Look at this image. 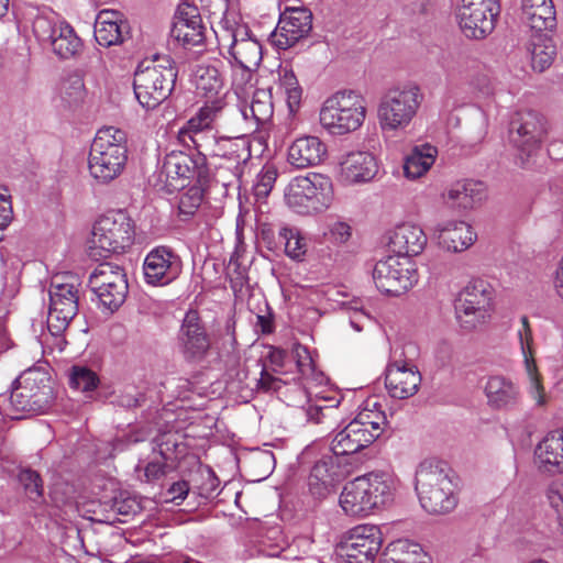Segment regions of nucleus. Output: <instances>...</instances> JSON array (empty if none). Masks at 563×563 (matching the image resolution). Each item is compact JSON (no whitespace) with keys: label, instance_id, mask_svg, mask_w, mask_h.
<instances>
[{"label":"nucleus","instance_id":"nucleus-1","mask_svg":"<svg viewBox=\"0 0 563 563\" xmlns=\"http://www.w3.org/2000/svg\"><path fill=\"white\" fill-rule=\"evenodd\" d=\"M80 280L69 273L53 276L49 287V311L47 331L42 344L52 351L62 352L66 345L64 332L78 312Z\"/></svg>","mask_w":563,"mask_h":563},{"label":"nucleus","instance_id":"nucleus-2","mask_svg":"<svg viewBox=\"0 0 563 563\" xmlns=\"http://www.w3.org/2000/svg\"><path fill=\"white\" fill-rule=\"evenodd\" d=\"M416 492L421 507L431 515H444L457 505V485L441 462L423 461L416 472Z\"/></svg>","mask_w":563,"mask_h":563},{"label":"nucleus","instance_id":"nucleus-3","mask_svg":"<svg viewBox=\"0 0 563 563\" xmlns=\"http://www.w3.org/2000/svg\"><path fill=\"white\" fill-rule=\"evenodd\" d=\"M126 163V133L114 126L100 129L89 152L88 169L90 176L98 184H110L122 175Z\"/></svg>","mask_w":563,"mask_h":563},{"label":"nucleus","instance_id":"nucleus-4","mask_svg":"<svg viewBox=\"0 0 563 563\" xmlns=\"http://www.w3.org/2000/svg\"><path fill=\"white\" fill-rule=\"evenodd\" d=\"M221 49H227L235 62L233 71V86L239 89L247 82L262 60V46L258 41L250 36L246 25L231 22L228 19L219 23L216 31Z\"/></svg>","mask_w":563,"mask_h":563},{"label":"nucleus","instance_id":"nucleus-5","mask_svg":"<svg viewBox=\"0 0 563 563\" xmlns=\"http://www.w3.org/2000/svg\"><path fill=\"white\" fill-rule=\"evenodd\" d=\"M387 418L376 399H367L355 418L331 442L335 456L350 455L369 446L383 432Z\"/></svg>","mask_w":563,"mask_h":563},{"label":"nucleus","instance_id":"nucleus-6","mask_svg":"<svg viewBox=\"0 0 563 563\" xmlns=\"http://www.w3.org/2000/svg\"><path fill=\"white\" fill-rule=\"evenodd\" d=\"M298 371L305 379V394L308 397L307 405L302 407L307 420L316 424H324L327 429L335 427L342 419L339 412L341 398L331 396H321L319 393H312V383L322 384L325 379L321 372H317L313 358L309 350L297 344L292 350Z\"/></svg>","mask_w":563,"mask_h":563},{"label":"nucleus","instance_id":"nucleus-7","mask_svg":"<svg viewBox=\"0 0 563 563\" xmlns=\"http://www.w3.org/2000/svg\"><path fill=\"white\" fill-rule=\"evenodd\" d=\"M423 93L415 82L390 87L380 98L377 107L379 128L386 133L405 131L416 118Z\"/></svg>","mask_w":563,"mask_h":563},{"label":"nucleus","instance_id":"nucleus-8","mask_svg":"<svg viewBox=\"0 0 563 563\" xmlns=\"http://www.w3.org/2000/svg\"><path fill=\"white\" fill-rule=\"evenodd\" d=\"M365 99L352 90H343L328 97L319 112L321 126L331 135L342 136L357 131L365 122Z\"/></svg>","mask_w":563,"mask_h":563},{"label":"nucleus","instance_id":"nucleus-9","mask_svg":"<svg viewBox=\"0 0 563 563\" xmlns=\"http://www.w3.org/2000/svg\"><path fill=\"white\" fill-rule=\"evenodd\" d=\"M284 197L294 212L302 216L317 214L331 206L333 185L328 176L310 173L292 178L285 188Z\"/></svg>","mask_w":563,"mask_h":563},{"label":"nucleus","instance_id":"nucleus-10","mask_svg":"<svg viewBox=\"0 0 563 563\" xmlns=\"http://www.w3.org/2000/svg\"><path fill=\"white\" fill-rule=\"evenodd\" d=\"M176 70L168 57L142 62L133 80V88L140 104L146 109H154L170 95Z\"/></svg>","mask_w":563,"mask_h":563},{"label":"nucleus","instance_id":"nucleus-11","mask_svg":"<svg viewBox=\"0 0 563 563\" xmlns=\"http://www.w3.org/2000/svg\"><path fill=\"white\" fill-rule=\"evenodd\" d=\"M495 291L481 278L472 279L455 300V318L466 332L476 331L489 323L494 313Z\"/></svg>","mask_w":563,"mask_h":563},{"label":"nucleus","instance_id":"nucleus-12","mask_svg":"<svg viewBox=\"0 0 563 563\" xmlns=\"http://www.w3.org/2000/svg\"><path fill=\"white\" fill-rule=\"evenodd\" d=\"M134 240L132 219L122 210L110 211L100 217L92 229L91 244L100 256L125 252Z\"/></svg>","mask_w":563,"mask_h":563},{"label":"nucleus","instance_id":"nucleus-13","mask_svg":"<svg viewBox=\"0 0 563 563\" xmlns=\"http://www.w3.org/2000/svg\"><path fill=\"white\" fill-rule=\"evenodd\" d=\"M372 276L377 289L391 296L407 292L419 280L416 262L399 255H388L376 262Z\"/></svg>","mask_w":563,"mask_h":563},{"label":"nucleus","instance_id":"nucleus-14","mask_svg":"<svg viewBox=\"0 0 563 563\" xmlns=\"http://www.w3.org/2000/svg\"><path fill=\"white\" fill-rule=\"evenodd\" d=\"M89 286L101 306L110 312L122 306L129 288L124 271L112 263L99 264L90 274Z\"/></svg>","mask_w":563,"mask_h":563},{"label":"nucleus","instance_id":"nucleus-15","mask_svg":"<svg viewBox=\"0 0 563 563\" xmlns=\"http://www.w3.org/2000/svg\"><path fill=\"white\" fill-rule=\"evenodd\" d=\"M499 11V0H461L456 21L466 37L481 40L493 32Z\"/></svg>","mask_w":563,"mask_h":563},{"label":"nucleus","instance_id":"nucleus-16","mask_svg":"<svg viewBox=\"0 0 563 563\" xmlns=\"http://www.w3.org/2000/svg\"><path fill=\"white\" fill-rule=\"evenodd\" d=\"M382 532L375 525L352 528L336 548L345 563H373L382 547Z\"/></svg>","mask_w":563,"mask_h":563},{"label":"nucleus","instance_id":"nucleus-17","mask_svg":"<svg viewBox=\"0 0 563 563\" xmlns=\"http://www.w3.org/2000/svg\"><path fill=\"white\" fill-rule=\"evenodd\" d=\"M207 173L197 158L181 151L172 152L164 158L158 172V181L166 192H175L185 188L195 175L203 176Z\"/></svg>","mask_w":563,"mask_h":563},{"label":"nucleus","instance_id":"nucleus-18","mask_svg":"<svg viewBox=\"0 0 563 563\" xmlns=\"http://www.w3.org/2000/svg\"><path fill=\"white\" fill-rule=\"evenodd\" d=\"M545 135L543 119L532 112L520 113L511 123L510 141L518 151V159L525 166L540 147Z\"/></svg>","mask_w":563,"mask_h":563},{"label":"nucleus","instance_id":"nucleus-19","mask_svg":"<svg viewBox=\"0 0 563 563\" xmlns=\"http://www.w3.org/2000/svg\"><path fill=\"white\" fill-rule=\"evenodd\" d=\"M181 271L180 256L166 246L154 247L143 262L144 279L152 286H165L173 283L179 277Z\"/></svg>","mask_w":563,"mask_h":563},{"label":"nucleus","instance_id":"nucleus-20","mask_svg":"<svg viewBox=\"0 0 563 563\" xmlns=\"http://www.w3.org/2000/svg\"><path fill=\"white\" fill-rule=\"evenodd\" d=\"M312 27V14L306 8H286L271 34L272 44L287 49L307 36Z\"/></svg>","mask_w":563,"mask_h":563},{"label":"nucleus","instance_id":"nucleus-21","mask_svg":"<svg viewBox=\"0 0 563 563\" xmlns=\"http://www.w3.org/2000/svg\"><path fill=\"white\" fill-rule=\"evenodd\" d=\"M432 236L440 249L450 253H462L476 241L477 234L472 225L463 220H446L438 223Z\"/></svg>","mask_w":563,"mask_h":563},{"label":"nucleus","instance_id":"nucleus-22","mask_svg":"<svg viewBox=\"0 0 563 563\" xmlns=\"http://www.w3.org/2000/svg\"><path fill=\"white\" fill-rule=\"evenodd\" d=\"M533 464L540 474L563 475V429L550 431L536 445Z\"/></svg>","mask_w":563,"mask_h":563},{"label":"nucleus","instance_id":"nucleus-23","mask_svg":"<svg viewBox=\"0 0 563 563\" xmlns=\"http://www.w3.org/2000/svg\"><path fill=\"white\" fill-rule=\"evenodd\" d=\"M377 173V159L369 152H351L340 161V180L345 185L369 183Z\"/></svg>","mask_w":563,"mask_h":563},{"label":"nucleus","instance_id":"nucleus-24","mask_svg":"<svg viewBox=\"0 0 563 563\" xmlns=\"http://www.w3.org/2000/svg\"><path fill=\"white\" fill-rule=\"evenodd\" d=\"M172 35L187 46H197L203 42V26L196 5L183 2L177 7Z\"/></svg>","mask_w":563,"mask_h":563},{"label":"nucleus","instance_id":"nucleus-25","mask_svg":"<svg viewBox=\"0 0 563 563\" xmlns=\"http://www.w3.org/2000/svg\"><path fill=\"white\" fill-rule=\"evenodd\" d=\"M421 384V375L415 365L391 363L385 374V386L393 398L406 399L413 396Z\"/></svg>","mask_w":563,"mask_h":563},{"label":"nucleus","instance_id":"nucleus-26","mask_svg":"<svg viewBox=\"0 0 563 563\" xmlns=\"http://www.w3.org/2000/svg\"><path fill=\"white\" fill-rule=\"evenodd\" d=\"M358 477L374 511L393 503L398 482L391 473L373 471Z\"/></svg>","mask_w":563,"mask_h":563},{"label":"nucleus","instance_id":"nucleus-27","mask_svg":"<svg viewBox=\"0 0 563 563\" xmlns=\"http://www.w3.org/2000/svg\"><path fill=\"white\" fill-rule=\"evenodd\" d=\"M251 158L249 139L244 136H219L208 159L220 161L219 166L238 170L240 166Z\"/></svg>","mask_w":563,"mask_h":563},{"label":"nucleus","instance_id":"nucleus-28","mask_svg":"<svg viewBox=\"0 0 563 563\" xmlns=\"http://www.w3.org/2000/svg\"><path fill=\"white\" fill-rule=\"evenodd\" d=\"M327 156V145L313 135L296 139L288 147L287 162L297 169L318 166Z\"/></svg>","mask_w":563,"mask_h":563},{"label":"nucleus","instance_id":"nucleus-29","mask_svg":"<svg viewBox=\"0 0 563 563\" xmlns=\"http://www.w3.org/2000/svg\"><path fill=\"white\" fill-rule=\"evenodd\" d=\"M179 341L186 358H201L210 347V340L200 324L196 311H188L184 318Z\"/></svg>","mask_w":563,"mask_h":563},{"label":"nucleus","instance_id":"nucleus-30","mask_svg":"<svg viewBox=\"0 0 563 563\" xmlns=\"http://www.w3.org/2000/svg\"><path fill=\"white\" fill-rule=\"evenodd\" d=\"M428 238L423 229L415 223L405 222L395 227L389 235V246L396 255L417 256L427 246Z\"/></svg>","mask_w":563,"mask_h":563},{"label":"nucleus","instance_id":"nucleus-31","mask_svg":"<svg viewBox=\"0 0 563 563\" xmlns=\"http://www.w3.org/2000/svg\"><path fill=\"white\" fill-rule=\"evenodd\" d=\"M128 33L129 25L121 12L104 9L98 13L95 23V37L99 45H117Z\"/></svg>","mask_w":563,"mask_h":563},{"label":"nucleus","instance_id":"nucleus-32","mask_svg":"<svg viewBox=\"0 0 563 563\" xmlns=\"http://www.w3.org/2000/svg\"><path fill=\"white\" fill-rule=\"evenodd\" d=\"M521 16L531 32H552L556 12L552 0H521Z\"/></svg>","mask_w":563,"mask_h":563},{"label":"nucleus","instance_id":"nucleus-33","mask_svg":"<svg viewBox=\"0 0 563 563\" xmlns=\"http://www.w3.org/2000/svg\"><path fill=\"white\" fill-rule=\"evenodd\" d=\"M16 384H22L31 389L37 413L45 412L54 399L52 382L48 373L41 368H29L16 379Z\"/></svg>","mask_w":563,"mask_h":563},{"label":"nucleus","instance_id":"nucleus-34","mask_svg":"<svg viewBox=\"0 0 563 563\" xmlns=\"http://www.w3.org/2000/svg\"><path fill=\"white\" fill-rule=\"evenodd\" d=\"M342 476L343 473L336 465L335 457L324 456L311 470L308 483L309 490L316 498H325L332 493L335 483Z\"/></svg>","mask_w":563,"mask_h":563},{"label":"nucleus","instance_id":"nucleus-35","mask_svg":"<svg viewBox=\"0 0 563 563\" xmlns=\"http://www.w3.org/2000/svg\"><path fill=\"white\" fill-rule=\"evenodd\" d=\"M484 391L489 407L498 410L516 406L520 398L519 386L504 375L489 376Z\"/></svg>","mask_w":563,"mask_h":563},{"label":"nucleus","instance_id":"nucleus-36","mask_svg":"<svg viewBox=\"0 0 563 563\" xmlns=\"http://www.w3.org/2000/svg\"><path fill=\"white\" fill-rule=\"evenodd\" d=\"M486 197V186L482 181L465 180L452 185L444 194L443 199L452 207L472 209Z\"/></svg>","mask_w":563,"mask_h":563},{"label":"nucleus","instance_id":"nucleus-37","mask_svg":"<svg viewBox=\"0 0 563 563\" xmlns=\"http://www.w3.org/2000/svg\"><path fill=\"white\" fill-rule=\"evenodd\" d=\"M438 156V148L429 143L412 147L404 161V176L417 180L427 175Z\"/></svg>","mask_w":563,"mask_h":563},{"label":"nucleus","instance_id":"nucleus-38","mask_svg":"<svg viewBox=\"0 0 563 563\" xmlns=\"http://www.w3.org/2000/svg\"><path fill=\"white\" fill-rule=\"evenodd\" d=\"M339 503L349 516L367 517L374 512L358 476L344 485Z\"/></svg>","mask_w":563,"mask_h":563},{"label":"nucleus","instance_id":"nucleus-39","mask_svg":"<svg viewBox=\"0 0 563 563\" xmlns=\"http://www.w3.org/2000/svg\"><path fill=\"white\" fill-rule=\"evenodd\" d=\"M549 33L550 32H531L527 45L531 58V66L539 73L548 69L556 56V47Z\"/></svg>","mask_w":563,"mask_h":563},{"label":"nucleus","instance_id":"nucleus-40","mask_svg":"<svg viewBox=\"0 0 563 563\" xmlns=\"http://www.w3.org/2000/svg\"><path fill=\"white\" fill-rule=\"evenodd\" d=\"M240 111L246 121H253L255 125L267 123L274 113L271 90L256 89L250 102L240 106Z\"/></svg>","mask_w":563,"mask_h":563},{"label":"nucleus","instance_id":"nucleus-41","mask_svg":"<svg viewBox=\"0 0 563 563\" xmlns=\"http://www.w3.org/2000/svg\"><path fill=\"white\" fill-rule=\"evenodd\" d=\"M382 563H432V559L420 544L400 539L389 544L388 556Z\"/></svg>","mask_w":563,"mask_h":563},{"label":"nucleus","instance_id":"nucleus-42","mask_svg":"<svg viewBox=\"0 0 563 563\" xmlns=\"http://www.w3.org/2000/svg\"><path fill=\"white\" fill-rule=\"evenodd\" d=\"M20 84L25 85L30 78L32 68L31 49L22 44L15 48H8L5 58L0 64Z\"/></svg>","mask_w":563,"mask_h":563},{"label":"nucleus","instance_id":"nucleus-43","mask_svg":"<svg viewBox=\"0 0 563 563\" xmlns=\"http://www.w3.org/2000/svg\"><path fill=\"white\" fill-rule=\"evenodd\" d=\"M194 82L198 93L201 96L208 99L222 98L223 78L216 66H197L194 75Z\"/></svg>","mask_w":563,"mask_h":563},{"label":"nucleus","instance_id":"nucleus-44","mask_svg":"<svg viewBox=\"0 0 563 563\" xmlns=\"http://www.w3.org/2000/svg\"><path fill=\"white\" fill-rule=\"evenodd\" d=\"M47 45L58 57L67 59L75 56L80 51L81 41L76 35L74 29L63 21Z\"/></svg>","mask_w":563,"mask_h":563},{"label":"nucleus","instance_id":"nucleus-45","mask_svg":"<svg viewBox=\"0 0 563 563\" xmlns=\"http://www.w3.org/2000/svg\"><path fill=\"white\" fill-rule=\"evenodd\" d=\"M525 390L528 397L533 401L536 409H545L551 402V395L545 390L542 375L536 362H527L525 364Z\"/></svg>","mask_w":563,"mask_h":563},{"label":"nucleus","instance_id":"nucleus-46","mask_svg":"<svg viewBox=\"0 0 563 563\" xmlns=\"http://www.w3.org/2000/svg\"><path fill=\"white\" fill-rule=\"evenodd\" d=\"M277 87L285 95L289 113L294 115L300 106L302 89L291 69L287 67L278 69Z\"/></svg>","mask_w":563,"mask_h":563},{"label":"nucleus","instance_id":"nucleus-47","mask_svg":"<svg viewBox=\"0 0 563 563\" xmlns=\"http://www.w3.org/2000/svg\"><path fill=\"white\" fill-rule=\"evenodd\" d=\"M218 137L219 136H217L213 133V130L209 129L207 131L186 136V137L179 140V143L186 147H189V148L192 147V148L197 150V152H198L197 159L203 166H206L208 157H209V155L212 151V147L216 144Z\"/></svg>","mask_w":563,"mask_h":563},{"label":"nucleus","instance_id":"nucleus-48","mask_svg":"<svg viewBox=\"0 0 563 563\" xmlns=\"http://www.w3.org/2000/svg\"><path fill=\"white\" fill-rule=\"evenodd\" d=\"M62 22L53 12H38L33 18L32 32L41 44L47 45Z\"/></svg>","mask_w":563,"mask_h":563},{"label":"nucleus","instance_id":"nucleus-49","mask_svg":"<svg viewBox=\"0 0 563 563\" xmlns=\"http://www.w3.org/2000/svg\"><path fill=\"white\" fill-rule=\"evenodd\" d=\"M85 96V85L79 76H71L63 81L59 89V97L62 102L67 108L78 106Z\"/></svg>","mask_w":563,"mask_h":563},{"label":"nucleus","instance_id":"nucleus-50","mask_svg":"<svg viewBox=\"0 0 563 563\" xmlns=\"http://www.w3.org/2000/svg\"><path fill=\"white\" fill-rule=\"evenodd\" d=\"M99 383L95 372L84 366H74L69 374V385L71 388L89 395Z\"/></svg>","mask_w":563,"mask_h":563},{"label":"nucleus","instance_id":"nucleus-51","mask_svg":"<svg viewBox=\"0 0 563 563\" xmlns=\"http://www.w3.org/2000/svg\"><path fill=\"white\" fill-rule=\"evenodd\" d=\"M549 508L555 515L556 522L563 529V478L554 479L544 489Z\"/></svg>","mask_w":563,"mask_h":563},{"label":"nucleus","instance_id":"nucleus-52","mask_svg":"<svg viewBox=\"0 0 563 563\" xmlns=\"http://www.w3.org/2000/svg\"><path fill=\"white\" fill-rule=\"evenodd\" d=\"M30 391L31 389L29 387H24L22 384H16V386L13 388L9 397V402L14 413H37L35 411V406L33 405L34 399ZM12 418H20V416L12 415Z\"/></svg>","mask_w":563,"mask_h":563},{"label":"nucleus","instance_id":"nucleus-53","mask_svg":"<svg viewBox=\"0 0 563 563\" xmlns=\"http://www.w3.org/2000/svg\"><path fill=\"white\" fill-rule=\"evenodd\" d=\"M280 236L285 242V252L292 260L301 261L307 252V244L300 232L296 229L284 228Z\"/></svg>","mask_w":563,"mask_h":563},{"label":"nucleus","instance_id":"nucleus-54","mask_svg":"<svg viewBox=\"0 0 563 563\" xmlns=\"http://www.w3.org/2000/svg\"><path fill=\"white\" fill-rule=\"evenodd\" d=\"M324 239L334 245H343L352 236V227L341 219H330L323 231Z\"/></svg>","mask_w":563,"mask_h":563},{"label":"nucleus","instance_id":"nucleus-55","mask_svg":"<svg viewBox=\"0 0 563 563\" xmlns=\"http://www.w3.org/2000/svg\"><path fill=\"white\" fill-rule=\"evenodd\" d=\"M517 338L519 341L521 354L523 357V365L527 362H536L533 356V335L532 330L529 323V320L526 316L520 318V325L517 330Z\"/></svg>","mask_w":563,"mask_h":563},{"label":"nucleus","instance_id":"nucleus-56","mask_svg":"<svg viewBox=\"0 0 563 563\" xmlns=\"http://www.w3.org/2000/svg\"><path fill=\"white\" fill-rule=\"evenodd\" d=\"M19 481L30 500L38 503L42 499L43 486L37 473L31 470H23L19 475Z\"/></svg>","mask_w":563,"mask_h":563},{"label":"nucleus","instance_id":"nucleus-57","mask_svg":"<svg viewBox=\"0 0 563 563\" xmlns=\"http://www.w3.org/2000/svg\"><path fill=\"white\" fill-rule=\"evenodd\" d=\"M277 178V172L274 167H264L256 177L253 190L257 199L266 198L272 191Z\"/></svg>","mask_w":563,"mask_h":563},{"label":"nucleus","instance_id":"nucleus-58","mask_svg":"<svg viewBox=\"0 0 563 563\" xmlns=\"http://www.w3.org/2000/svg\"><path fill=\"white\" fill-rule=\"evenodd\" d=\"M111 508L118 515L132 516L140 512L141 504L135 497L122 493L113 499Z\"/></svg>","mask_w":563,"mask_h":563},{"label":"nucleus","instance_id":"nucleus-59","mask_svg":"<svg viewBox=\"0 0 563 563\" xmlns=\"http://www.w3.org/2000/svg\"><path fill=\"white\" fill-rule=\"evenodd\" d=\"M13 219V208L11 196L7 188H0V241L3 238V231L9 227Z\"/></svg>","mask_w":563,"mask_h":563},{"label":"nucleus","instance_id":"nucleus-60","mask_svg":"<svg viewBox=\"0 0 563 563\" xmlns=\"http://www.w3.org/2000/svg\"><path fill=\"white\" fill-rule=\"evenodd\" d=\"M223 107V98H212L209 99V101H207L196 114L205 122V124L212 128V123L216 121Z\"/></svg>","mask_w":563,"mask_h":563},{"label":"nucleus","instance_id":"nucleus-61","mask_svg":"<svg viewBox=\"0 0 563 563\" xmlns=\"http://www.w3.org/2000/svg\"><path fill=\"white\" fill-rule=\"evenodd\" d=\"M202 197L198 188H191L188 192L181 196L179 209L183 213L191 214L194 210L201 203Z\"/></svg>","mask_w":563,"mask_h":563},{"label":"nucleus","instance_id":"nucleus-62","mask_svg":"<svg viewBox=\"0 0 563 563\" xmlns=\"http://www.w3.org/2000/svg\"><path fill=\"white\" fill-rule=\"evenodd\" d=\"M209 129H211V128L209 125L205 124V122L199 117H197V114H195L192 118H190L186 122V124L183 128L179 129V131L177 133V139L179 141L186 136H189V135H192V134H196L199 132H203Z\"/></svg>","mask_w":563,"mask_h":563},{"label":"nucleus","instance_id":"nucleus-63","mask_svg":"<svg viewBox=\"0 0 563 563\" xmlns=\"http://www.w3.org/2000/svg\"><path fill=\"white\" fill-rule=\"evenodd\" d=\"M166 465L163 459H156L144 466V477L147 482L155 481L165 475Z\"/></svg>","mask_w":563,"mask_h":563},{"label":"nucleus","instance_id":"nucleus-64","mask_svg":"<svg viewBox=\"0 0 563 563\" xmlns=\"http://www.w3.org/2000/svg\"><path fill=\"white\" fill-rule=\"evenodd\" d=\"M189 493V485L185 481L174 483L167 490V501L176 503L177 505L183 501Z\"/></svg>","mask_w":563,"mask_h":563}]
</instances>
